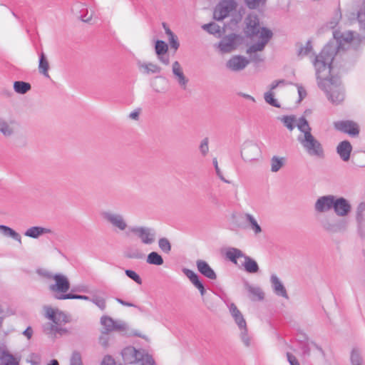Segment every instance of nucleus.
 <instances>
[{
	"label": "nucleus",
	"mask_w": 365,
	"mask_h": 365,
	"mask_svg": "<svg viewBox=\"0 0 365 365\" xmlns=\"http://www.w3.org/2000/svg\"><path fill=\"white\" fill-rule=\"evenodd\" d=\"M333 36L335 41H330L325 45L322 51L314 57L312 63L318 86L333 104L338 105L344 100L345 91L340 78L330 76L331 64L336 56L349 49L354 44H358L360 39L358 34L351 31L336 30L333 32Z\"/></svg>",
	"instance_id": "obj_1"
},
{
	"label": "nucleus",
	"mask_w": 365,
	"mask_h": 365,
	"mask_svg": "<svg viewBox=\"0 0 365 365\" xmlns=\"http://www.w3.org/2000/svg\"><path fill=\"white\" fill-rule=\"evenodd\" d=\"M298 130L301 133L297 136V140L307 153L312 157L324 159L325 153L323 145L312 135L308 120L302 119V123L298 125Z\"/></svg>",
	"instance_id": "obj_2"
},
{
	"label": "nucleus",
	"mask_w": 365,
	"mask_h": 365,
	"mask_svg": "<svg viewBox=\"0 0 365 365\" xmlns=\"http://www.w3.org/2000/svg\"><path fill=\"white\" fill-rule=\"evenodd\" d=\"M224 302L227 305L230 315L238 327L241 341L245 346H250L252 343V336L248 332L244 316L234 303L230 302L228 299H224Z\"/></svg>",
	"instance_id": "obj_3"
},
{
	"label": "nucleus",
	"mask_w": 365,
	"mask_h": 365,
	"mask_svg": "<svg viewBox=\"0 0 365 365\" xmlns=\"http://www.w3.org/2000/svg\"><path fill=\"white\" fill-rule=\"evenodd\" d=\"M272 36V32L267 29L263 28L260 32L259 40L252 44L247 49V53L250 56V62L259 63L263 61L262 55L257 53L258 51L264 50L265 46L269 41Z\"/></svg>",
	"instance_id": "obj_4"
},
{
	"label": "nucleus",
	"mask_w": 365,
	"mask_h": 365,
	"mask_svg": "<svg viewBox=\"0 0 365 365\" xmlns=\"http://www.w3.org/2000/svg\"><path fill=\"white\" fill-rule=\"evenodd\" d=\"M54 282L48 287V289L53 294V297L58 300L68 299V298L63 297L69 294L67 292L70 289L71 285L68 277L62 274L56 273L54 276Z\"/></svg>",
	"instance_id": "obj_5"
},
{
	"label": "nucleus",
	"mask_w": 365,
	"mask_h": 365,
	"mask_svg": "<svg viewBox=\"0 0 365 365\" xmlns=\"http://www.w3.org/2000/svg\"><path fill=\"white\" fill-rule=\"evenodd\" d=\"M129 230L130 232L134 234L144 245H150L155 242L156 232L152 227L144 226H133L130 227Z\"/></svg>",
	"instance_id": "obj_6"
},
{
	"label": "nucleus",
	"mask_w": 365,
	"mask_h": 365,
	"mask_svg": "<svg viewBox=\"0 0 365 365\" xmlns=\"http://www.w3.org/2000/svg\"><path fill=\"white\" fill-rule=\"evenodd\" d=\"M237 3L234 0H222L215 8L213 16L217 21H221L228 16L235 10Z\"/></svg>",
	"instance_id": "obj_7"
},
{
	"label": "nucleus",
	"mask_w": 365,
	"mask_h": 365,
	"mask_svg": "<svg viewBox=\"0 0 365 365\" xmlns=\"http://www.w3.org/2000/svg\"><path fill=\"white\" fill-rule=\"evenodd\" d=\"M101 324L103 327L105 331L104 334H108L113 331H123L127 329V324L122 320H114L113 318L104 315L101 318Z\"/></svg>",
	"instance_id": "obj_8"
},
{
	"label": "nucleus",
	"mask_w": 365,
	"mask_h": 365,
	"mask_svg": "<svg viewBox=\"0 0 365 365\" xmlns=\"http://www.w3.org/2000/svg\"><path fill=\"white\" fill-rule=\"evenodd\" d=\"M103 218L109 222L114 228L119 231H124L128 224L123 215L111 211H105L102 213Z\"/></svg>",
	"instance_id": "obj_9"
},
{
	"label": "nucleus",
	"mask_w": 365,
	"mask_h": 365,
	"mask_svg": "<svg viewBox=\"0 0 365 365\" xmlns=\"http://www.w3.org/2000/svg\"><path fill=\"white\" fill-rule=\"evenodd\" d=\"M45 317L56 324H63L69 322L68 315L58 309H53L51 307H45Z\"/></svg>",
	"instance_id": "obj_10"
},
{
	"label": "nucleus",
	"mask_w": 365,
	"mask_h": 365,
	"mask_svg": "<svg viewBox=\"0 0 365 365\" xmlns=\"http://www.w3.org/2000/svg\"><path fill=\"white\" fill-rule=\"evenodd\" d=\"M336 130L351 136H356L359 133V128L356 123L352 120H339L334 123Z\"/></svg>",
	"instance_id": "obj_11"
},
{
	"label": "nucleus",
	"mask_w": 365,
	"mask_h": 365,
	"mask_svg": "<svg viewBox=\"0 0 365 365\" xmlns=\"http://www.w3.org/2000/svg\"><path fill=\"white\" fill-rule=\"evenodd\" d=\"M333 209L336 215L344 217L351 212V206L349 202L344 197H336L334 196Z\"/></svg>",
	"instance_id": "obj_12"
},
{
	"label": "nucleus",
	"mask_w": 365,
	"mask_h": 365,
	"mask_svg": "<svg viewBox=\"0 0 365 365\" xmlns=\"http://www.w3.org/2000/svg\"><path fill=\"white\" fill-rule=\"evenodd\" d=\"M250 63L246 57L236 55L232 56L226 63V67L232 71H240Z\"/></svg>",
	"instance_id": "obj_13"
},
{
	"label": "nucleus",
	"mask_w": 365,
	"mask_h": 365,
	"mask_svg": "<svg viewBox=\"0 0 365 365\" xmlns=\"http://www.w3.org/2000/svg\"><path fill=\"white\" fill-rule=\"evenodd\" d=\"M334 195H328L319 197L315 204L314 210L317 212H326L333 208Z\"/></svg>",
	"instance_id": "obj_14"
},
{
	"label": "nucleus",
	"mask_w": 365,
	"mask_h": 365,
	"mask_svg": "<svg viewBox=\"0 0 365 365\" xmlns=\"http://www.w3.org/2000/svg\"><path fill=\"white\" fill-rule=\"evenodd\" d=\"M242 158L245 161H252L257 160L259 155V148L254 143H247L244 144L241 151Z\"/></svg>",
	"instance_id": "obj_15"
},
{
	"label": "nucleus",
	"mask_w": 365,
	"mask_h": 365,
	"mask_svg": "<svg viewBox=\"0 0 365 365\" xmlns=\"http://www.w3.org/2000/svg\"><path fill=\"white\" fill-rule=\"evenodd\" d=\"M247 33L249 36L259 34L264 27L260 28L259 20L257 15L249 14L245 19Z\"/></svg>",
	"instance_id": "obj_16"
},
{
	"label": "nucleus",
	"mask_w": 365,
	"mask_h": 365,
	"mask_svg": "<svg viewBox=\"0 0 365 365\" xmlns=\"http://www.w3.org/2000/svg\"><path fill=\"white\" fill-rule=\"evenodd\" d=\"M141 352L133 346H128L123 349L121 354L125 363L134 364L141 360Z\"/></svg>",
	"instance_id": "obj_17"
},
{
	"label": "nucleus",
	"mask_w": 365,
	"mask_h": 365,
	"mask_svg": "<svg viewBox=\"0 0 365 365\" xmlns=\"http://www.w3.org/2000/svg\"><path fill=\"white\" fill-rule=\"evenodd\" d=\"M172 71L180 87L184 90L186 89L188 79L184 75L182 68L178 61L173 62Z\"/></svg>",
	"instance_id": "obj_18"
},
{
	"label": "nucleus",
	"mask_w": 365,
	"mask_h": 365,
	"mask_svg": "<svg viewBox=\"0 0 365 365\" xmlns=\"http://www.w3.org/2000/svg\"><path fill=\"white\" fill-rule=\"evenodd\" d=\"M182 272L190 279L192 284L199 290L201 296H204L206 290L205 289L204 284L200 280L199 276L192 270L187 268H183Z\"/></svg>",
	"instance_id": "obj_19"
},
{
	"label": "nucleus",
	"mask_w": 365,
	"mask_h": 365,
	"mask_svg": "<svg viewBox=\"0 0 365 365\" xmlns=\"http://www.w3.org/2000/svg\"><path fill=\"white\" fill-rule=\"evenodd\" d=\"M71 10L74 14H78L84 22H89L92 19L93 12L89 14L86 5L83 3L77 2L74 4Z\"/></svg>",
	"instance_id": "obj_20"
},
{
	"label": "nucleus",
	"mask_w": 365,
	"mask_h": 365,
	"mask_svg": "<svg viewBox=\"0 0 365 365\" xmlns=\"http://www.w3.org/2000/svg\"><path fill=\"white\" fill-rule=\"evenodd\" d=\"M196 266L198 272L201 274L210 279H216L217 275L215 271L211 268L207 262L202 259H198L196 262Z\"/></svg>",
	"instance_id": "obj_21"
},
{
	"label": "nucleus",
	"mask_w": 365,
	"mask_h": 365,
	"mask_svg": "<svg viewBox=\"0 0 365 365\" xmlns=\"http://www.w3.org/2000/svg\"><path fill=\"white\" fill-rule=\"evenodd\" d=\"M278 119L289 131H292L295 127L298 128V125L302 123V119L307 120L304 116L297 118L294 115H283Z\"/></svg>",
	"instance_id": "obj_22"
},
{
	"label": "nucleus",
	"mask_w": 365,
	"mask_h": 365,
	"mask_svg": "<svg viewBox=\"0 0 365 365\" xmlns=\"http://www.w3.org/2000/svg\"><path fill=\"white\" fill-rule=\"evenodd\" d=\"M270 282L274 294L279 297L288 299V294L287 290L276 274H272L270 277Z\"/></svg>",
	"instance_id": "obj_23"
},
{
	"label": "nucleus",
	"mask_w": 365,
	"mask_h": 365,
	"mask_svg": "<svg viewBox=\"0 0 365 365\" xmlns=\"http://www.w3.org/2000/svg\"><path fill=\"white\" fill-rule=\"evenodd\" d=\"M140 71L145 75L158 74L161 72V68L153 63L138 62Z\"/></svg>",
	"instance_id": "obj_24"
},
{
	"label": "nucleus",
	"mask_w": 365,
	"mask_h": 365,
	"mask_svg": "<svg viewBox=\"0 0 365 365\" xmlns=\"http://www.w3.org/2000/svg\"><path fill=\"white\" fill-rule=\"evenodd\" d=\"M352 146L348 140H343L336 147V152L344 161L349 160Z\"/></svg>",
	"instance_id": "obj_25"
},
{
	"label": "nucleus",
	"mask_w": 365,
	"mask_h": 365,
	"mask_svg": "<svg viewBox=\"0 0 365 365\" xmlns=\"http://www.w3.org/2000/svg\"><path fill=\"white\" fill-rule=\"evenodd\" d=\"M235 38L233 36L223 38L218 44L219 49L223 53H228L235 48Z\"/></svg>",
	"instance_id": "obj_26"
},
{
	"label": "nucleus",
	"mask_w": 365,
	"mask_h": 365,
	"mask_svg": "<svg viewBox=\"0 0 365 365\" xmlns=\"http://www.w3.org/2000/svg\"><path fill=\"white\" fill-rule=\"evenodd\" d=\"M51 232V231L50 229L46 227L34 226L27 229L24 232V235L31 238L36 239L40 236L44 234L50 233Z\"/></svg>",
	"instance_id": "obj_27"
},
{
	"label": "nucleus",
	"mask_w": 365,
	"mask_h": 365,
	"mask_svg": "<svg viewBox=\"0 0 365 365\" xmlns=\"http://www.w3.org/2000/svg\"><path fill=\"white\" fill-rule=\"evenodd\" d=\"M225 257L232 263L237 264L238 258H245L246 256L242 250L236 247H228L225 251Z\"/></svg>",
	"instance_id": "obj_28"
},
{
	"label": "nucleus",
	"mask_w": 365,
	"mask_h": 365,
	"mask_svg": "<svg viewBox=\"0 0 365 365\" xmlns=\"http://www.w3.org/2000/svg\"><path fill=\"white\" fill-rule=\"evenodd\" d=\"M244 217L245 220V222L248 224V227L253 231V232L255 235H258L260 232H262V227L257 222L255 217L250 214V213H245L244 215Z\"/></svg>",
	"instance_id": "obj_29"
},
{
	"label": "nucleus",
	"mask_w": 365,
	"mask_h": 365,
	"mask_svg": "<svg viewBox=\"0 0 365 365\" xmlns=\"http://www.w3.org/2000/svg\"><path fill=\"white\" fill-rule=\"evenodd\" d=\"M244 263L242 266L244 267L245 270L247 273H257L259 271V266L257 262L251 258L250 257L246 255L244 258Z\"/></svg>",
	"instance_id": "obj_30"
},
{
	"label": "nucleus",
	"mask_w": 365,
	"mask_h": 365,
	"mask_svg": "<svg viewBox=\"0 0 365 365\" xmlns=\"http://www.w3.org/2000/svg\"><path fill=\"white\" fill-rule=\"evenodd\" d=\"M61 324L54 323H46L43 325V331L47 334H64L67 330L61 327Z\"/></svg>",
	"instance_id": "obj_31"
},
{
	"label": "nucleus",
	"mask_w": 365,
	"mask_h": 365,
	"mask_svg": "<svg viewBox=\"0 0 365 365\" xmlns=\"http://www.w3.org/2000/svg\"><path fill=\"white\" fill-rule=\"evenodd\" d=\"M0 232L6 237H10L14 240L19 242V244H21V235L16 232L14 230L11 229V227L0 225Z\"/></svg>",
	"instance_id": "obj_32"
},
{
	"label": "nucleus",
	"mask_w": 365,
	"mask_h": 365,
	"mask_svg": "<svg viewBox=\"0 0 365 365\" xmlns=\"http://www.w3.org/2000/svg\"><path fill=\"white\" fill-rule=\"evenodd\" d=\"M202 29L207 31L209 34L215 35L216 36H221L224 31H222L220 26L215 22L204 24L202 26Z\"/></svg>",
	"instance_id": "obj_33"
},
{
	"label": "nucleus",
	"mask_w": 365,
	"mask_h": 365,
	"mask_svg": "<svg viewBox=\"0 0 365 365\" xmlns=\"http://www.w3.org/2000/svg\"><path fill=\"white\" fill-rule=\"evenodd\" d=\"M146 262L149 264L160 266L164 262L162 256L157 252H151L147 257Z\"/></svg>",
	"instance_id": "obj_34"
},
{
	"label": "nucleus",
	"mask_w": 365,
	"mask_h": 365,
	"mask_svg": "<svg viewBox=\"0 0 365 365\" xmlns=\"http://www.w3.org/2000/svg\"><path fill=\"white\" fill-rule=\"evenodd\" d=\"M31 84L29 83L17 81L14 83V89L15 92L19 94H25L31 90Z\"/></svg>",
	"instance_id": "obj_35"
},
{
	"label": "nucleus",
	"mask_w": 365,
	"mask_h": 365,
	"mask_svg": "<svg viewBox=\"0 0 365 365\" xmlns=\"http://www.w3.org/2000/svg\"><path fill=\"white\" fill-rule=\"evenodd\" d=\"M49 68L48 62L46 59L45 54L42 52L39 56V64L38 69L39 72L42 73L44 76L49 78V75L48 73Z\"/></svg>",
	"instance_id": "obj_36"
},
{
	"label": "nucleus",
	"mask_w": 365,
	"mask_h": 365,
	"mask_svg": "<svg viewBox=\"0 0 365 365\" xmlns=\"http://www.w3.org/2000/svg\"><path fill=\"white\" fill-rule=\"evenodd\" d=\"M246 287L249 293L252 295L253 299L261 300L264 298V293L259 287L247 284Z\"/></svg>",
	"instance_id": "obj_37"
},
{
	"label": "nucleus",
	"mask_w": 365,
	"mask_h": 365,
	"mask_svg": "<svg viewBox=\"0 0 365 365\" xmlns=\"http://www.w3.org/2000/svg\"><path fill=\"white\" fill-rule=\"evenodd\" d=\"M350 360L351 365H362L363 359L361 351L359 349L354 348L352 349Z\"/></svg>",
	"instance_id": "obj_38"
},
{
	"label": "nucleus",
	"mask_w": 365,
	"mask_h": 365,
	"mask_svg": "<svg viewBox=\"0 0 365 365\" xmlns=\"http://www.w3.org/2000/svg\"><path fill=\"white\" fill-rule=\"evenodd\" d=\"M284 164V158L273 156L271 159V170L273 173H277Z\"/></svg>",
	"instance_id": "obj_39"
},
{
	"label": "nucleus",
	"mask_w": 365,
	"mask_h": 365,
	"mask_svg": "<svg viewBox=\"0 0 365 365\" xmlns=\"http://www.w3.org/2000/svg\"><path fill=\"white\" fill-rule=\"evenodd\" d=\"M264 98L265 102L269 105L275 108H280L281 106L279 103L274 98V93L272 91L264 93Z\"/></svg>",
	"instance_id": "obj_40"
},
{
	"label": "nucleus",
	"mask_w": 365,
	"mask_h": 365,
	"mask_svg": "<svg viewBox=\"0 0 365 365\" xmlns=\"http://www.w3.org/2000/svg\"><path fill=\"white\" fill-rule=\"evenodd\" d=\"M322 227L329 232H336L339 230V225L337 223H333L328 219H324L322 221Z\"/></svg>",
	"instance_id": "obj_41"
},
{
	"label": "nucleus",
	"mask_w": 365,
	"mask_h": 365,
	"mask_svg": "<svg viewBox=\"0 0 365 365\" xmlns=\"http://www.w3.org/2000/svg\"><path fill=\"white\" fill-rule=\"evenodd\" d=\"M2 360L4 365H19V361L12 354L3 352Z\"/></svg>",
	"instance_id": "obj_42"
},
{
	"label": "nucleus",
	"mask_w": 365,
	"mask_h": 365,
	"mask_svg": "<svg viewBox=\"0 0 365 365\" xmlns=\"http://www.w3.org/2000/svg\"><path fill=\"white\" fill-rule=\"evenodd\" d=\"M155 52H156L157 55L160 56L162 54H165L168 51V47L167 43L165 41H161V40H158L155 42Z\"/></svg>",
	"instance_id": "obj_43"
},
{
	"label": "nucleus",
	"mask_w": 365,
	"mask_h": 365,
	"mask_svg": "<svg viewBox=\"0 0 365 365\" xmlns=\"http://www.w3.org/2000/svg\"><path fill=\"white\" fill-rule=\"evenodd\" d=\"M159 248L165 253L168 254L171 250V245L165 237L160 238L158 240Z\"/></svg>",
	"instance_id": "obj_44"
},
{
	"label": "nucleus",
	"mask_w": 365,
	"mask_h": 365,
	"mask_svg": "<svg viewBox=\"0 0 365 365\" xmlns=\"http://www.w3.org/2000/svg\"><path fill=\"white\" fill-rule=\"evenodd\" d=\"M125 274L128 278L134 281L136 284L139 285L142 284V279L136 272L132 269H125Z\"/></svg>",
	"instance_id": "obj_45"
},
{
	"label": "nucleus",
	"mask_w": 365,
	"mask_h": 365,
	"mask_svg": "<svg viewBox=\"0 0 365 365\" xmlns=\"http://www.w3.org/2000/svg\"><path fill=\"white\" fill-rule=\"evenodd\" d=\"M91 302L96 304L101 311H104L106 308V299L99 296H95L91 298Z\"/></svg>",
	"instance_id": "obj_46"
},
{
	"label": "nucleus",
	"mask_w": 365,
	"mask_h": 365,
	"mask_svg": "<svg viewBox=\"0 0 365 365\" xmlns=\"http://www.w3.org/2000/svg\"><path fill=\"white\" fill-rule=\"evenodd\" d=\"M0 132L5 136H10L13 133L12 128L4 120L0 119Z\"/></svg>",
	"instance_id": "obj_47"
},
{
	"label": "nucleus",
	"mask_w": 365,
	"mask_h": 365,
	"mask_svg": "<svg viewBox=\"0 0 365 365\" xmlns=\"http://www.w3.org/2000/svg\"><path fill=\"white\" fill-rule=\"evenodd\" d=\"M70 365H82L81 356L79 352L74 351L73 353Z\"/></svg>",
	"instance_id": "obj_48"
},
{
	"label": "nucleus",
	"mask_w": 365,
	"mask_h": 365,
	"mask_svg": "<svg viewBox=\"0 0 365 365\" xmlns=\"http://www.w3.org/2000/svg\"><path fill=\"white\" fill-rule=\"evenodd\" d=\"M199 148L202 155L205 156L207 154L209 151L208 138H205L201 141Z\"/></svg>",
	"instance_id": "obj_49"
},
{
	"label": "nucleus",
	"mask_w": 365,
	"mask_h": 365,
	"mask_svg": "<svg viewBox=\"0 0 365 365\" xmlns=\"http://www.w3.org/2000/svg\"><path fill=\"white\" fill-rule=\"evenodd\" d=\"M63 297L68 298V299H82V300L90 301V302L91 299V298H90L88 296L72 294V293H69L68 295H66Z\"/></svg>",
	"instance_id": "obj_50"
},
{
	"label": "nucleus",
	"mask_w": 365,
	"mask_h": 365,
	"mask_svg": "<svg viewBox=\"0 0 365 365\" xmlns=\"http://www.w3.org/2000/svg\"><path fill=\"white\" fill-rule=\"evenodd\" d=\"M312 49V46L310 41H308L304 47H302L299 51V56H306Z\"/></svg>",
	"instance_id": "obj_51"
},
{
	"label": "nucleus",
	"mask_w": 365,
	"mask_h": 365,
	"mask_svg": "<svg viewBox=\"0 0 365 365\" xmlns=\"http://www.w3.org/2000/svg\"><path fill=\"white\" fill-rule=\"evenodd\" d=\"M246 5L250 9H256L261 3H264L265 0H245Z\"/></svg>",
	"instance_id": "obj_52"
},
{
	"label": "nucleus",
	"mask_w": 365,
	"mask_h": 365,
	"mask_svg": "<svg viewBox=\"0 0 365 365\" xmlns=\"http://www.w3.org/2000/svg\"><path fill=\"white\" fill-rule=\"evenodd\" d=\"M341 17V13L339 11H336L332 20L328 23V26L330 29H334L338 24Z\"/></svg>",
	"instance_id": "obj_53"
},
{
	"label": "nucleus",
	"mask_w": 365,
	"mask_h": 365,
	"mask_svg": "<svg viewBox=\"0 0 365 365\" xmlns=\"http://www.w3.org/2000/svg\"><path fill=\"white\" fill-rule=\"evenodd\" d=\"M212 163H213V165H214V167H215V172H216V174L218 176V178L222 180L223 182H229L228 180H227L222 175V173L218 166V163H217V158H214L213 160H212Z\"/></svg>",
	"instance_id": "obj_54"
},
{
	"label": "nucleus",
	"mask_w": 365,
	"mask_h": 365,
	"mask_svg": "<svg viewBox=\"0 0 365 365\" xmlns=\"http://www.w3.org/2000/svg\"><path fill=\"white\" fill-rule=\"evenodd\" d=\"M116 301H117L119 304H122V305H123V306L129 307H136V308H138V309L140 312H144V309H143V307H138V306H137V305H135V304H133V303H131V302H128L124 301V300H123V299H120V298H117V299H116Z\"/></svg>",
	"instance_id": "obj_55"
},
{
	"label": "nucleus",
	"mask_w": 365,
	"mask_h": 365,
	"mask_svg": "<svg viewBox=\"0 0 365 365\" xmlns=\"http://www.w3.org/2000/svg\"><path fill=\"white\" fill-rule=\"evenodd\" d=\"M140 358L141 360L143 361L146 365H155V362L153 358L148 354L143 355L141 354Z\"/></svg>",
	"instance_id": "obj_56"
},
{
	"label": "nucleus",
	"mask_w": 365,
	"mask_h": 365,
	"mask_svg": "<svg viewBox=\"0 0 365 365\" xmlns=\"http://www.w3.org/2000/svg\"><path fill=\"white\" fill-rule=\"evenodd\" d=\"M168 41L171 48H174L175 50H177L179 48L180 44L175 35L169 38Z\"/></svg>",
	"instance_id": "obj_57"
},
{
	"label": "nucleus",
	"mask_w": 365,
	"mask_h": 365,
	"mask_svg": "<svg viewBox=\"0 0 365 365\" xmlns=\"http://www.w3.org/2000/svg\"><path fill=\"white\" fill-rule=\"evenodd\" d=\"M127 257L130 259H142L143 257V255L138 250H135L128 253Z\"/></svg>",
	"instance_id": "obj_58"
},
{
	"label": "nucleus",
	"mask_w": 365,
	"mask_h": 365,
	"mask_svg": "<svg viewBox=\"0 0 365 365\" xmlns=\"http://www.w3.org/2000/svg\"><path fill=\"white\" fill-rule=\"evenodd\" d=\"M365 209V205L364 203L359 204L357 208L356 220L358 222H361L362 219V212Z\"/></svg>",
	"instance_id": "obj_59"
},
{
	"label": "nucleus",
	"mask_w": 365,
	"mask_h": 365,
	"mask_svg": "<svg viewBox=\"0 0 365 365\" xmlns=\"http://www.w3.org/2000/svg\"><path fill=\"white\" fill-rule=\"evenodd\" d=\"M287 360L290 365H300L297 358L292 354H287Z\"/></svg>",
	"instance_id": "obj_60"
},
{
	"label": "nucleus",
	"mask_w": 365,
	"mask_h": 365,
	"mask_svg": "<svg viewBox=\"0 0 365 365\" xmlns=\"http://www.w3.org/2000/svg\"><path fill=\"white\" fill-rule=\"evenodd\" d=\"M284 84H285L284 80L274 81L270 85L269 91L272 92V91L274 90L276 88H277L279 86L284 85Z\"/></svg>",
	"instance_id": "obj_61"
},
{
	"label": "nucleus",
	"mask_w": 365,
	"mask_h": 365,
	"mask_svg": "<svg viewBox=\"0 0 365 365\" xmlns=\"http://www.w3.org/2000/svg\"><path fill=\"white\" fill-rule=\"evenodd\" d=\"M297 91L299 98V101H301L307 96V92L302 86H297Z\"/></svg>",
	"instance_id": "obj_62"
},
{
	"label": "nucleus",
	"mask_w": 365,
	"mask_h": 365,
	"mask_svg": "<svg viewBox=\"0 0 365 365\" xmlns=\"http://www.w3.org/2000/svg\"><path fill=\"white\" fill-rule=\"evenodd\" d=\"M158 56V59L160 60V61L162 62L163 64H165V65L169 64L170 58H169V56L168 55H166V53L162 54V55H160Z\"/></svg>",
	"instance_id": "obj_63"
},
{
	"label": "nucleus",
	"mask_w": 365,
	"mask_h": 365,
	"mask_svg": "<svg viewBox=\"0 0 365 365\" xmlns=\"http://www.w3.org/2000/svg\"><path fill=\"white\" fill-rule=\"evenodd\" d=\"M113 363L114 361L110 356H106L103 358L101 365H111Z\"/></svg>",
	"instance_id": "obj_64"
}]
</instances>
